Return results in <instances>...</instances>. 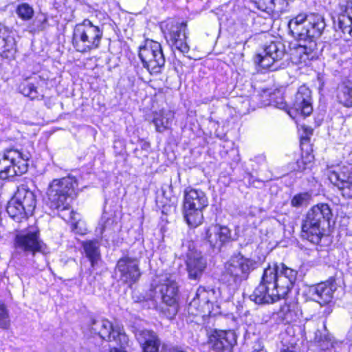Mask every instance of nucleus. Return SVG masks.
Returning a JSON list of instances; mask_svg holds the SVG:
<instances>
[{"label": "nucleus", "instance_id": "1", "mask_svg": "<svg viewBox=\"0 0 352 352\" xmlns=\"http://www.w3.org/2000/svg\"><path fill=\"white\" fill-rule=\"evenodd\" d=\"M296 277L297 272L283 263L269 266L250 299L257 304H268L284 298L293 287Z\"/></svg>", "mask_w": 352, "mask_h": 352}, {"label": "nucleus", "instance_id": "2", "mask_svg": "<svg viewBox=\"0 0 352 352\" xmlns=\"http://www.w3.org/2000/svg\"><path fill=\"white\" fill-rule=\"evenodd\" d=\"M325 28L322 16L311 14L308 15L307 21V40L305 44H298L294 50L292 59L296 64L307 65L309 62L318 57L316 43L313 38H318Z\"/></svg>", "mask_w": 352, "mask_h": 352}, {"label": "nucleus", "instance_id": "3", "mask_svg": "<svg viewBox=\"0 0 352 352\" xmlns=\"http://www.w3.org/2000/svg\"><path fill=\"white\" fill-rule=\"evenodd\" d=\"M332 212L327 204H319L311 208L302 224V236L318 244L324 235V226L329 221Z\"/></svg>", "mask_w": 352, "mask_h": 352}, {"label": "nucleus", "instance_id": "4", "mask_svg": "<svg viewBox=\"0 0 352 352\" xmlns=\"http://www.w3.org/2000/svg\"><path fill=\"white\" fill-rule=\"evenodd\" d=\"M102 36L100 27L94 25L89 19H84L74 28L72 45L79 52H89L100 47Z\"/></svg>", "mask_w": 352, "mask_h": 352}, {"label": "nucleus", "instance_id": "5", "mask_svg": "<svg viewBox=\"0 0 352 352\" xmlns=\"http://www.w3.org/2000/svg\"><path fill=\"white\" fill-rule=\"evenodd\" d=\"M153 287L155 296L162 301L157 307L166 317L173 318L178 311L179 287L171 276H162Z\"/></svg>", "mask_w": 352, "mask_h": 352}, {"label": "nucleus", "instance_id": "6", "mask_svg": "<svg viewBox=\"0 0 352 352\" xmlns=\"http://www.w3.org/2000/svg\"><path fill=\"white\" fill-rule=\"evenodd\" d=\"M76 186V180L72 177L52 180L47 190V204L52 209L68 210Z\"/></svg>", "mask_w": 352, "mask_h": 352}, {"label": "nucleus", "instance_id": "7", "mask_svg": "<svg viewBox=\"0 0 352 352\" xmlns=\"http://www.w3.org/2000/svg\"><path fill=\"white\" fill-rule=\"evenodd\" d=\"M208 205L204 192L188 188L184 191L183 212L189 226L196 228L202 223L203 210Z\"/></svg>", "mask_w": 352, "mask_h": 352}, {"label": "nucleus", "instance_id": "8", "mask_svg": "<svg viewBox=\"0 0 352 352\" xmlns=\"http://www.w3.org/2000/svg\"><path fill=\"white\" fill-rule=\"evenodd\" d=\"M30 154L15 148L0 152V179H6L26 173Z\"/></svg>", "mask_w": 352, "mask_h": 352}, {"label": "nucleus", "instance_id": "9", "mask_svg": "<svg viewBox=\"0 0 352 352\" xmlns=\"http://www.w3.org/2000/svg\"><path fill=\"white\" fill-rule=\"evenodd\" d=\"M256 262L241 254L233 256L226 263L222 278L230 285L240 283L245 280L256 267Z\"/></svg>", "mask_w": 352, "mask_h": 352}, {"label": "nucleus", "instance_id": "10", "mask_svg": "<svg viewBox=\"0 0 352 352\" xmlns=\"http://www.w3.org/2000/svg\"><path fill=\"white\" fill-rule=\"evenodd\" d=\"M139 57L145 67L151 74H157L164 67L165 58L161 44L157 41L147 40L139 49Z\"/></svg>", "mask_w": 352, "mask_h": 352}, {"label": "nucleus", "instance_id": "11", "mask_svg": "<svg viewBox=\"0 0 352 352\" xmlns=\"http://www.w3.org/2000/svg\"><path fill=\"white\" fill-rule=\"evenodd\" d=\"M91 329L100 337L109 342H114L121 347L127 344L129 338L123 327L119 324H112L108 320L94 321Z\"/></svg>", "mask_w": 352, "mask_h": 352}, {"label": "nucleus", "instance_id": "12", "mask_svg": "<svg viewBox=\"0 0 352 352\" xmlns=\"http://www.w3.org/2000/svg\"><path fill=\"white\" fill-rule=\"evenodd\" d=\"M329 179L343 197L352 198V172L348 166L332 167L329 171Z\"/></svg>", "mask_w": 352, "mask_h": 352}, {"label": "nucleus", "instance_id": "13", "mask_svg": "<svg viewBox=\"0 0 352 352\" xmlns=\"http://www.w3.org/2000/svg\"><path fill=\"white\" fill-rule=\"evenodd\" d=\"M285 56L283 45L280 42H271L267 45L262 53L256 55L255 63L263 69L275 70L277 67L274 63L281 60Z\"/></svg>", "mask_w": 352, "mask_h": 352}, {"label": "nucleus", "instance_id": "14", "mask_svg": "<svg viewBox=\"0 0 352 352\" xmlns=\"http://www.w3.org/2000/svg\"><path fill=\"white\" fill-rule=\"evenodd\" d=\"M15 246L17 250L25 253L43 252V244L39 239L38 230L36 228H30L27 232H21L16 236Z\"/></svg>", "mask_w": 352, "mask_h": 352}, {"label": "nucleus", "instance_id": "15", "mask_svg": "<svg viewBox=\"0 0 352 352\" xmlns=\"http://www.w3.org/2000/svg\"><path fill=\"white\" fill-rule=\"evenodd\" d=\"M186 31V22H175L171 24L167 36V41L170 46L183 54L188 53L190 50Z\"/></svg>", "mask_w": 352, "mask_h": 352}, {"label": "nucleus", "instance_id": "16", "mask_svg": "<svg viewBox=\"0 0 352 352\" xmlns=\"http://www.w3.org/2000/svg\"><path fill=\"white\" fill-rule=\"evenodd\" d=\"M213 294L212 290H206L205 287H199L196 292L195 297L189 303L188 312L195 316L210 314L212 306L210 297Z\"/></svg>", "mask_w": 352, "mask_h": 352}, {"label": "nucleus", "instance_id": "17", "mask_svg": "<svg viewBox=\"0 0 352 352\" xmlns=\"http://www.w3.org/2000/svg\"><path fill=\"white\" fill-rule=\"evenodd\" d=\"M117 272L121 280L126 283H133L140 276L137 260L129 257L120 258L117 263Z\"/></svg>", "mask_w": 352, "mask_h": 352}, {"label": "nucleus", "instance_id": "18", "mask_svg": "<svg viewBox=\"0 0 352 352\" xmlns=\"http://www.w3.org/2000/svg\"><path fill=\"white\" fill-rule=\"evenodd\" d=\"M236 342V335L230 330L216 331L210 339L211 347L217 352H230Z\"/></svg>", "mask_w": 352, "mask_h": 352}, {"label": "nucleus", "instance_id": "19", "mask_svg": "<svg viewBox=\"0 0 352 352\" xmlns=\"http://www.w3.org/2000/svg\"><path fill=\"white\" fill-rule=\"evenodd\" d=\"M311 91L306 86H300L295 96L293 109L303 116H309L313 111Z\"/></svg>", "mask_w": 352, "mask_h": 352}, {"label": "nucleus", "instance_id": "20", "mask_svg": "<svg viewBox=\"0 0 352 352\" xmlns=\"http://www.w3.org/2000/svg\"><path fill=\"white\" fill-rule=\"evenodd\" d=\"M231 238V232L226 226L212 225L206 230L205 239L213 248L219 249Z\"/></svg>", "mask_w": 352, "mask_h": 352}, {"label": "nucleus", "instance_id": "21", "mask_svg": "<svg viewBox=\"0 0 352 352\" xmlns=\"http://www.w3.org/2000/svg\"><path fill=\"white\" fill-rule=\"evenodd\" d=\"M188 276L191 279L199 278L206 267V261L201 252L190 251L186 261Z\"/></svg>", "mask_w": 352, "mask_h": 352}, {"label": "nucleus", "instance_id": "22", "mask_svg": "<svg viewBox=\"0 0 352 352\" xmlns=\"http://www.w3.org/2000/svg\"><path fill=\"white\" fill-rule=\"evenodd\" d=\"M336 289V285L332 283H321L312 287L310 293L315 301L324 305L331 301Z\"/></svg>", "mask_w": 352, "mask_h": 352}, {"label": "nucleus", "instance_id": "23", "mask_svg": "<svg viewBox=\"0 0 352 352\" xmlns=\"http://www.w3.org/2000/svg\"><path fill=\"white\" fill-rule=\"evenodd\" d=\"M308 15L300 14L292 19L288 23V28L294 37L302 41V44L307 43V21Z\"/></svg>", "mask_w": 352, "mask_h": 352}, {"label": "nucleus", "instance_id": "24", "mask_svg": "<svg viewBox=\"0 0 352 352\" xmlns=\"http://www.w3.org/2000/svg\"><path fill=\"white\" fill-rule=\"evenodd\" d=\"M16 52L15 38L6 27H0V55L9 58L14 57Z\"/></svg>", "mask_w": 352, "mask_h": 352}, {"label": "nucleus", "instance_id": "25", "mask_svg": "<svg viewBox=\"0 0 352 352\" xmlns=\"http://www.w3.org/2000/svg\"><path fill=\"white\" fill-rule=\"evenodd\" d=\"M340 13L338 17V27L344 33L352 36V1L340 4Z\"/></svg>", "mask_w": 352, "mask_h": 352}, {"label": "nucleus", "instance_id": "26", "mask_svg": "<svg viewBox=\"0 0 352 352\" xmlns=\"http://www.w3.org/2000/svg\"><path fill=\"white\" fill-rule=\"evenodd\" d=\"M138 342L142 345L144 352H158L160 342L151 331L143 330L136 334Z\"/></svg>", "mask_w": 352, "mask_h": 352}, {"label": "nucleus", "instance_id": "27", "mask_svg": "<svg viewBox=\"0 0 352 352\" xmlns=\"http://www.w3.org/2000/svg\"><path fill=\"white\" fill-rule=\"evenodd\" d=\"M13 198L24 206L28 213L32 214L36 202V197L32 191L28 189L25 186H21L18 188Z\"/></svg>", "mask_w": 352, "mask_h": 352}, {"label": "nucleus", "instance_id": "28", "mask_svg": "<svg viewBox=\"0 0 352 352\" xmlns=\"http://www.w3.org/2000/svg\"><path fill=\"white\" fill-rule=\"evenodd\" d=\"M261 96L262 98L261 105H272L280 109H286L287 108L283 93L279 89H276L272 93L269 90H264Z\"/></svg>", "mask_w": 352, "mask_h": 352}, {"label": "nucleus", "instance_id": "29", "mask_svg": "<svg viewBox=\"0 0 352 352\" xmlns=\"http://www.w3.org/2000/svg\"><path fill=\"white\" fill-rule=\"evenodd\" d=\"M337 100L347 108H352V81H344L338 86Z\"/></svg>", "mask_w": 352, "mask_h": 352}, {"label": "nucleus", "instance_id": "30", "mask_svg": "<svg viewBox=\"0 0 352 352\" xmlns=\"http://www.w3.org/2000/svg\"><path fill=\"white\" fill-rule=\"evenodd\" d=\"M298 306L295 302H285L278 313L279 317L285 322L290 323L298 317Z\"/></svg>", "mask_w": 352, "mask_h": 352}, {"label": "nucleus", "instance_id": "31", "mask_svg": "<svg viewBox=\"0 0 352 352\" xmlns=\"http://www.w3.org/2000/svg\"><path fill=\"white\" fill-rule=\"evenodd\" d=\"M6 210L9 216L16 221H21L30 214L28 213L24 206L13 197L9 201Z\"/></svg>", "mask_w": 352, "mask_h": 352}, {"label": "nucleus", "instance_id": "32", "mask_svg": "<svg viewBox=\"0 0 352 352\" xmlns=\"http://www.w3.org/2000/svg\"><path fill=\"white\" fill-rule=\"evenodd\" d=\"M82 246L86 256L90 261L91 266L94 267L100 258L98 241L96 240L87 241L83 242Z\"/></svg>", "mask_w": 352, "mask_h": 352}, {"label": "nucleus", "instance_id": "33", "mask_svg": "<svg viewBox=\"0 0 352 352\" xmlns=\"http://www.w3.org/2000/svg\"><path fill=\"white\" fill-rule=\"evenodd\" d=\"M174 119V113L173 111H162L156 117L153 119L156 130L158 132H162L168 129L172 124Z\"/></svg>", "mask_w": 352, "mask_h": 352}, {"label": "nucleus", "instance_id": "34", "mask_svg": "<svg viewBox=\"0 0 352 352\" xmlns=\"http://www.w3.org/2000/svg\"><path fill=\"white\" fill-rule=\"evenodd\" d=\"M38 80L36 78L25 80L22 82L19 85V91L25 96L29 97L31 99L38 98V93L37 91V85Z\"/></svg>", "mask_w": 352, "mask_h": 352}, {"label": "nucleus", "instance_id": "35", "mask_svg": "<svg viewBox=\"0 0 352 352\" xmlns=\"http://www.w3.org/2000/svg\"><path fill=\"white\" fill-rule=\"evenodd\" d=\"M314 342L324 352H328L330 349L334 348L338 344L332 336L328 333L322 334L320 331L316 332Z\"/></svg>", "mask_w": 352, "mask_h": 352}, {"label": "nucleus", "instance_id": "36", "mask_svg": "<svg viewBox=\"0 0 352 352\" xmlns=\"http://www.w3.org/2000/svg\"><path fill=\"white\" fill-rule=\"evenodd\" d=\"M278 0H257L255 4L258 9L266 12L268 14L282 12V8H277Z\"/></svg>", "mask_w": 352, "mask_h": 352}, {"label": "nucleus", "instance_id": "37", "mask_svg": "<svg viewBox=\"0 0 352 352\" xmlns=\"http://www.w3.org/2000/svg\"><path fill=\"white\" fill-rule=\"evenodd\" d=\"M47 19L45 15L36 16L34 20L28 26V31L31 33H36L43 30Z\"/></svg>", "mask_w": 352, "mask_h": 352}, {"label": "nucleus", "instance_id": "38", "mask_svg": "<svg viewBox=\"0 0 352 352\" xmlns=\"http://www.w3.org/2000/svg\"><path fill=\"white\" fill-rule=\"evenodd\" d=\"M311 198V195L309 192L298 193L292 199L291 205L296 208L307 206Z\"/></svg>", "mask_w": 352, "mask_h": 352}, {"label": "nucleus", "instance_id": "39", "mask_svg": "<svg viewBox=\"0 0 352 352\" xmlns=\"http://www.w3.org/2000/svg\"><path fill=\"white\" fill-rule=\"evenodd\" d=\"M10 326L8 310L5 304L0 302V331L7 330Z\"/></svg>", "mask_w": 352, "mask_h": 352}, {"label": "nucleus", "instance_id": "40", "mask_svg": "<svg viewBox=\"0 0 352 352\" xmlns=\"http://www.w3.org/2000/svg\"><path fill=\"white\" fill-rule=\"evenodd\" d=\"M16 14L23 20L28 21L33 16L34 10L29 4L24 3L18 6Z\"/></svg>", "mask_w": 352, "mask_h": 352}, {"label": "nucleus", "instance_id": "41", "mask_svg": "<svg viewBox=\"0 0 352 352\" xmlns=\"http://www.w3.org/2000/svg\"><path fill=\"white\" fill-rule=\"evenodd\" d=\"M59 211V216L66 221L72 222V228L73 230H76L77 228L78 222H73V221L76 220V215L77 214L73 210H72L70 206V202H69V209L68 210H57Z\"/></svg>", "mask_w": 352, "mask_h": 352}, {"label": "nucleus", "instance_id": "42", "mask_svg": "<svg viewBox=\"0 0 352 352\" xmlns=\"http://www.w3.org/2000/svg\"><path fill=\"white\" fill-rule=\"evenodd\" d=\"M298 349L296 346H287L286 349H283L281 352H298Z\"/></svg>", "mask_w": 352, "mask_h": 352}, {"label": "nucleus", "instance_id": "43", "mask_svg": "<svg viewBox=\"0 0 352 352\" xmlns=\"http://www.w3.org/2000/svg\"><path fill=\"white\" fill-rule=\"evenodd\" d=\"M19 256L20 254L18 253H15L14 254H13L12 259L15 263H19L18 262V261L19 260Z\"/></svg>", "mask_w": 352, "mask_h": 352}, {"label": "nucleus", "instance_id": "44", "mask_svg": "<svg viewBox=\"0 0 352 352\" xmlns=\"http://www.w3.org/2000/svg\"><path fill=\"white\" fill-rule=\"evenodd\" d=\"M110 352H126V351H124V350H122L121 349L113 348V349H111Z\"/></svg>", "mask_w": 352, "mask_h": 352}, {"label": "nucleus", "instance_id": "45", "mask_svg": "<svg viewBox=\"0 0 352 352\" xmlns=\"http://www.w3.org/2000/svg\"><path fill=\"white\" fill-rule=\"evenodd\" d=\"M277 2L278 3H286V5L288 4V0H278Z\"/></svg>", "mask_w": 352, "mask_h": 352}, {"label": "nucleus", "instance_id": "46", "mask_svg": "<svg viewBox=\"0 0 352 352\" xmlns=\"http://www.w3.org/2000/svg\"><path fill=\"white\" fill-rule=\"evenodd\" d=\"M252 352H266L263 349H254Z\"/></svg>", "mask_w": 352, "mask_h": 352}, {"label": "nucleus", "instance_id": "47", "mask_svg": "<svg viewBox=\"0 0 352 352\" xmlns=\"http://www.w3.org/2000/svg\"><path fill=\"white\" fill-rule=\"evenodd\" d=\"M168 207H169L170 210L171 209H173V210H175V204H174V203H173V204H172V205H170Z\"/></svg>", "mask_w": 352, "mask_h": 352}, {"label": "nucleus", "instance_id": "48", "mask_svg": "<svg viewBox=\"0 0 352 352\" xmlns=\"http://www.w3.org/2000/svg\"><path fill=\"white\" fill-rule=\"evenodd\" d=\"M298 166H299V168H300V164H305V162H304V161L302 160H300V161H298Z\"/></svg>", "mask_w": 352, "mask_h": 352}, {"label": "nucleus", "instance_id": "49", "mask_svg": "<svg viewBox=\"0 0 352 352\" xmlns=\"http://www.w3.org/2000/svg\"><path fill=\"white\" fill-rule=\"evenodd\" d=\"M305 169H306V167H305V166H304L303 168H300V170H302H302H305Z\"/></svg>", "mask_w": 352, "mask_h": 352}, {"label": "nucleus", "instance_id": "50", "mask_svg": "<svg viewBox=\"0 0 352 352\" xmlns=\"http://www.w3.org/2000/svg\"><path fill=\"white\" fill-rule=\"evenodd\" d=\"M167 210V209H166V206H164V209H163V210H162V212H164V210Z\"/></svg>", "mask_w": 352, "mask_h": 352}, {"label": "nucleus", "instance_id": "51", "mask_svg": "<svg viewBox=\"0 0 352 352\" xmlns=\"http://www.w3.org/2000/svg\"><path fill=\"white\" fill-rule=\"evenodd\" d=\"M288 113L289 114V116H290L291 117H292V113H291V111H288Z\"/></svg>", "mask_w": 352, "mask_h": 352}]
</instances>
